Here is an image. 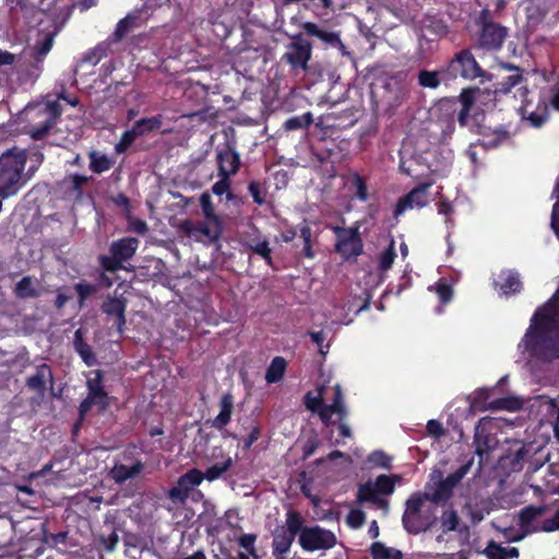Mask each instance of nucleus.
Wrapping results in <instances>:
<instances>
[{"instance_id": "1", "label": "nucleus", "mask_w": 559, "mask_h": 559, "mask_svg": "<svg viewBox=\"0 0 559 559\" xmlns=\"http://www.w3.org/2000/svg\"><path fill=\"white\" fill-rule=\"evenodd\" d=\"M520 348L537 360L559 358V288L547 304L536 310Z\"/></svg>"}, {"instance_id": "2", "label": "nucleus", "mask_w": 559, "mask_h": 559, "mask_svg": "<svg viewBox=\"0 0 559 559\" xmlns=\"http://www.w3.org/2000/svg\"><path fill=\"white\" fill-rule=\"evenodd\" d=\"M305 405L309 411L317 413L325 426L338 424L343 437L352 436L350 427L344 421L347 409L338 383L333 386L323 384L316 392H309L305 396Z\"/></svg>"}, {"instance_id": "3", "label": "nucleus", "mask_w": 559, "mask_h": 559, "mask_svg": "<svg viewBox=\"0 0 559 559\" xmlns=\"http://www.w3.org/2000/svg\"><path fill=\"white\" fill-rule=\"evenodd\" d=\"M26 162L25 150H8L0 156V198L15 195L35 174L36 166L25 170Z\"/></svg>"}, {"instance_id": "4", "label": "nucleus", "mask_w": 559, "mask_h": 559, "mask_svg": "<svg viewBox=\"0 0 559 559\" xmlns=\"http://www.w3.org/2000/svg\"><path fill=\"white\" fill-rule=\"evenodd\" d=\"M515 109L522 121L534 128H540L549 119V109L542 92L521 87L515 94Z\"/></svg>"}, {"instance_id": "5", "label": "nucleus", "mask_w": 559, "mask_h": 559, "mask_svg": "<svg viewBox=\"0 0 559 559\" xmlns=\"http://www.w3.org/2000/svg\"><path fill=\"white\" fill-rule=\"evenodd\" d=\"M60 115L59 105L56 103H44L29 106L25 109L28 120V133L33 139H41Z\"/></svg>"}, {"instance_id": "6", "label": "nucleus", "mask_w": 559, "mask_h": 559, "mask_svg": "<svg viewBox=\"0 0 559 559\" xmlns=\"http://www.w3.org/2000/svg\"><path fill=\"white\" fill-rule=\"evenodd\" d=\"M139 247L136 238L128 237L112 242L110 247L111 257H102L100 263L108 272H115L121 267L123 261L133 257Z\"/></svg>"}, {"instance_id": "7", "label": "nucleus", "mask_w": 559, "mask_h": 559, "mask_svg": "<svg viewBox=\"0 0 559 559\" xmlns=\"http://www.w3.org/2000/svg\"><path fill=\"white\" fill-rule=\"evenodd\" d=\"M299 544L308 551L329 549L336 544V536L319 526L304 527L299 534Z\"/></svg>"}, {"instance_id": "8", "label": "nucleus", "mask_w": 559, "mask_h": 559, "mask_svg": "<svg viewBox=\"0 0 559 559\" xmlns=\"http://www.w3.org/2000/svg\"><path fill=\"white\" fill-rule=\"evenodd\" d=\"M180 230L197 241L214 242L218 240L223 233V222L205 219L202 223L193 224L191 221H183L180 224Z\"/></svg>"}, {"instance_id": "9", "label": "nucleus", "mask_w": 559, "mask_h": 559, "mask_svg": "<svg viewBox=\"0 0 559 559\" xmlns=\"http://www.w3.org/2000/svg\"><path fill=\"white\" fill-rule=\"evenodd\" d=\"M472 466V461H468L466 464L462 465L456 472L449 475L445 479H441V473L435 472L431 475V479L438 480L437 488L433 492L430 493V501L432 503H438L442 500L448 499L453 488L462 480V478L468 473Z\"/></svg>"}, {"instance_id": "10", "label": "nucleus", "mask_w": 559, "mask_h": 559, "mask_svg": "<svg viewBox=\"0 0 559 559\" xmlns=\"http://www.w3.org/2000/svg\"><path fill=\"white\" fill-rule=\"evenodd\" d=\"M102 373L100 371H92L87 379L88 394L80 405V415L83 417L93 406L103 411L107 406V394L100 385Z\"/></svg>"}, {"instance_id": "11", "label": "nucleus", "mask_w": 559, "mask_h": 559, "mask_svg": "<svg viewBox=\"0 0 559 559\" xmlns=\"http://www.w3.org/2000/svg\"><path fill=\"white\" fill-rule=\"evenodd\" d=\"M430 501V493L426 492L423 496H413L406 503V510L403 516V523L406 530L411 533H418L426 528L427 523H419L418 520L426 511L427 501Z\"/></svg>"}, {"instance_id": "12", "label": "nucleus", "mask_w": 559, "mask_h": 559, "mask_svg": "<svg viewBox=\"0 0 559 559\" xmlns=\"http://www.w3.org/2000/svg\"><path fill=\"white\" fill-rule=\"evenodd\" d=\"M394 491V480L386 475H380L374 483L361 485L358 490L360 501H369L376 504L385 506L386 502L379 498L378 493L391 495Z\"/></svg>"}, {"instance_id": "13", "label": "nucleus", "mask_w": 559, "mask_h": 559, "mask_svg": "<svg viewBox=\"0 0 559 559\" xmlns=\"http://www.w3.org/2000/svg\"><path fill=\"white\" fill-rule=\"evenodd\" d=\"M337 243L336 251L344 258L358 255L361 252V240L358 228H336Z\"/></svg>"}, {"instance_id": "14", "label": "nucleus", "mask_w": 559, "mask_h": 559, "mask_svg": "<svg viewBox=\"0 0 559 559\" xmlns=\"http://www.w3.org/2000/svg\"><path fill=\"white\" fill-rule=\"evenodd\" d=\"M128 300L115 290L112 296H108L102 305L103 312L114 321V325L121 332L126 322L124 312Z\"/></svg>"}, {"instance_id": "15", "label": "nucleus", "mask_w": 559, "mask_h": 559, "mask_svg": "<svg viewBox=\"0 0 559 559\" xmlns=\"http://www.w3.org/2000/svg\"><path fill=\"white\" fill-rule=\"evenodd\" d=\"M204 479V474L199 469H190L182 475L177 485L169 490V498L174 501H183L188 493L195 487L199 486Z\"/></svg>"}, {"instance_id": "16", "label": "nucleus", "mask_w": 559, "mask_h": 559, "mask_svg": "<svg viewBox=\"0 0 559 559\" xmlns=\"http://www.w3.org/2000/svg\"><path fill=\"white\" fill-rule=\"evenodd\" d=\"M430 185H421L413 189L407 195L400 200L396 205L395 215L403 214L408 209L423 207L429 203L428 189Z\"/></svg>"}, {"instance_id": "17", "label": "nucleus", "mask_w": 559, "mask_h": 559, "mask_svg": "<svg viewBox=\"0 0 559 559\" xmlns=\"http://www.w3.org/2000/svg\"><path fill=\"white\" fill-rule=\"evenodd\" d=\"M454 73H460L465 79H476L481 75V70L468 51H462L450 64Z\"/></svg>"}, {"instance_id": "18", "label": "nucleus", "mask_w": 559, "mask_h": 559, "mask_svg": "<svg viewBox=\"0 0 559 559\" xmlns=\"http://www.w3.org/2000/svg\"><path fill=\"white\" fill-rule=\"evenodd\" d=\"M311 55V47L304 37H297L288 47L285 58L293 67L306 68Z\"/></svg>"}, {"instance_id": "19", "label": "nucleus", "mask_w": 559, "mask_h": 559, "mask_svg": "<svg viewBox=\"0 0 559 559\" xmlns=\"http://www.w3.org/2000/svg\"><path fill=\"white\" fill-rule=\"evenodd\" d=\"M218 176H234L240 166L238 153L229 145L217 152Z\"/></svg>"}, {"instance_id": "20", "label": "nucleus", "mask_w": 559, "mask_h": 559, "mask_svg": "<svg viewBox=\"0 0 559 559\" xmlns=\"http://www.w3.org/2000/svg\"><path fill=\"white\" fill-rule=\"evenodd\" d=\"M495 285L503 295L516 293L521 288V282L518 274L511 271L501 272L495 280Z\"/></svg>"}, {"instance_id": "21", "label": "nucleus", "mask_w": 559, "mask_h": 559, "mask_svg": "<svg viewBox=\"0 0 559 559\" xmlns=\"http://www.w3.org/2000/svg\"><path fill=\"white\" fill-rule=\"evenodd\" d=\"M144 22L143 13L140 10L130 12L119 21L114 35H126L139 28Z\"/></svg>"}, {"instance_id": "22", "label": "nucleus", "mask_w": 559, "mask_h": 559, "mask_svg": "<svg viewBox=\"0 0 559 559\" xmlns=\"http://www.w3.org/2000/svg\"><path fill=\"white\" fill-rule=\"evenodd\" d=\"M143 468L142 463L136 462L132 465H115L110 471V476L116 483H124L138 476Z\"/></svg>"}, {"instance_id": "23", "label": "nucleus", "mask_w": 559, "mask_h": 559, "mask_svg": "<svg viewBox=\"0 0 559 559\" xmlns=\"http://www.w3.org/2000/svg\"><path fill=\"white\" fill-rule=\"evenodd\" d=\"M52 382V373L48 366L41 365L34 376L27 379V385L37 392H43L47 383Z\"/></svg>"}, {"instance_id": "24", "label": "nucleus", "mask_w": 559, "mask_h": 559, "mask_svg": "<svg viewBox=\"0 0 559 559\" xmlns=\"http://www.w3.org/2000/svg\"><path fill=\"white\" fill-rule=\"evenodd\" d=\"M219 407L221 411L213 420V426L218 429L226 426L230 420L234 408L233 396L230 394H224L221 399Z\"/></svg>"}, {"instance_id": "25", "label": "nucleus", "mask_w": 559, "mask_h": 559, "mask_svg": "<svg viewBox=\"0 0 559 559\" xmlns=\"http://www.w3.org/2000/svg\"><path fill=\"white\" fill-rule=\"evenodd\" d=\"M488 559H513L519 557V549L515 547H501L500 545L490 542L485 549Z\"/></svg>"}, {"instance_id": "26", "label": "nucleus", "mask_w": 559, "mask_h": 559, "mask_svg": "<svg viewBox=\"0 0 559 559\" xmlns=\"http://www.w3.org/2000/svg\"><path fill=\"white\" fill-rule=\"evenodd\" d=\"M523 406V401L515 396H507L488 403L487 409L516 412Z\"/></svg>"}, {"instance_id": "27", "label": "nucleus", "mask_w": 559, "mask_h": 559, "mask_svg": "<svg viewBox=\"0 0 559 559\" xmlns=\"http://www.w3.org/2000/svg\"><path fill=\"white\" fill-rule=\"evenodd\" d=\"M373 559H403V555L395 548H390L381 543H374L371 547Z\"/></svg>"}, {"instance_id": "28", "label": "nucleus", "mask_w": 559, "mask_h": 559, "mask_svg": "<svg viewBox=\"0 0 559 559\" xmlns=\"http://www.w3.org/2000/svg\"><path fill=\"white\" fill-rule=\"evenodd\" d=\"M285 368H286L285 359L282 357H275L272 360V362L266 371V374H265L266 381L269 383H274V382L278 381L283 377Z\"/></svg>"}, {"instance_id": "29", "label": "nucleus", "mask_w": 559, "mask_h": 559, "mask_svg": "<svg viewBox=\"0 0 559 559\" xmlns=\"http://www.w3.org/2000/svg\"><path fill=\"white\" fill-rule=\"evenodd\" d=\"M478 23L481 27L480 35H506V28L493 23L487 12H483L478 19Z\"/></svg>"}, {"instance_id": "30", "label": "nucleus", "mask_w": 559, "mask_h": 559, "mask_svg": "<svg viewBox=\"0 0 559 559\" xmlns=\"http://www.w3.org/2000/svg\"><path fill=\"white\" fill-rule=\"evenodd\" d=\"M91 169L97 174L108 170L111 167V162L105 154L98 152L90 153Z\"/></svg>"}, {"instance_id": "31", "label": "nucleus", "mask_w": 559, "mask_h": 559, "mask_svg": "<svg viewBox=\"0 0 559 559\" xmlns=\"http://www.w3.org/2000/svg\"><path fill=\"white\" fill-rule=\"evenodd\" d=\"M507 69L514 70V73L509 75L504 81L499 83V86L497 87V92L507 94L509 93L514 86L520 84L523 80V76L519 69H515L511 66H507Z\"/></svg>"}, {"instance_id": "32", "label": "nucleus", "mask_w": 559, "mask_h": 559, "mask_svg": "<svg viewBox=\"0 0 559 559\" xmlns=\"http://www.w3.org/2000/svg\"><path fill=\"white\" fill-rule=\"evenodd\" d=\"M160 126H162V117L154 116L151 118H145V119H141V120L136 121L133 127L135 129H138L139 132L141 131V136H142L148 132L159 129Z\"/></svg>"}, {"instance_id": "33", "label": "nucleus", "mask_w": 559, "mask_h": 559, "mask_svg": "<svg viewBox=\"0 0 559 559\" xmlns=\"http://www.w3.org/2000/svg\"><path fill=\"white\" fill-rule=\"evenodd\" d=\"M200 205L205 219H211L212 222H222L221 217L216 214L211 197L207 193L201 194Z\"/></svg>"}, {"instance_id": "34", "label": "nucleus", "mask_w": 559, "mask_h": 559, "mask_svg": "<svg viewBox=\"0 0 559 559\" xmlns=\"http://www.w3.org/2000/svg\"><path fill=\"white\" fill-rule=\"evenodd\" d=\"M233 464L231 457L225 459L223 462L216 463L209 467L204 474V478L215 480L221 477Z\"/></svg>"}, {"instance_id": "35", "label": "nucleus", "mask_w": 559, "mask_h": 559, "mask_svg": "<svg viewBox=\"0 0 559 559\" xmlns=\"http://www.w3.org/2000/svg\"><path fill=\"white\" fill-rule=\"evenodd\" d=\"M312 123V115L307 112L302 116L292 117L285 121L284 128L287 131L307 128Z\"/></svg>"}, {"instance_id": "36", "label": "nucleus", "mask_w": 559, "mask_h": 559, "mask_svg": "<svg viewBox=\"0 0 559 559\" xmlns=\"http://www.w3.org/2000/svg\"><path fill=\"white\" fill-rule=\"evenodd\" d=\"M16 295L21 298H33L37 296L34 282L31 277L22 278L15 288Z\"/></svg>"}, {"instance_id": "37", "label": "nucleus", "mask_w": 559, "mask_h": 559, "mask_svg": "<svg viewBox=\"0 0 559 559\" xmlns=\"http://www.w3.org/2000/svg\"><path fill=\"white\" fill-rule=\"evenodd\" d=\"M546 512V507L530 506L521 510L520 521L522 525L530 524L533 520L542 516Z\"/></svg>"}, {"instance_id": "38", "label": "nucleus", "mask_w": 559, "mask_h": 559, "mask_svg": "<svg viewBox=\"0 0 559 559\" xmlns=\"http://www.w3.org/2000/svg\"><path fill=\"white\" fill-rule=\"evenodd\" d=\"M293 540H294V536L293 535H289L287 533H284V534H277L275 537H274V542H273V547H274V552L276 555H284L286 554L292 544H293Z\"/></svg>"}, {"instance_id": "39", "label": "nucleus", "mask_w": 559, "mask_h": 559, "mask_svg": "<svg viewBox=\"0 0 559 559\" xmlns=\"http://www.w3.org/2000/svg\"><path fill=\"white\" fill-rule=\"evenodd\" d=\"M138 136H141V131L139 132L138 129H135L134 127L123 132L120 141L115 146L116 152H124Z\"/></svg>"}, {"instance_id": "40", "label": "nucleus", "mask_w": 559, "mask_h": 559, "mask_svg": "<svg viewBox=\"0 0 559 559\" xmlns=\"http://www.w3.org/2000/svg\"><path fill=\"white\" fill-rule=\"evenodd\" d=\"M543 97L546 98V104L559 111V83L542 91Z\"/></svg>"}, {"instance_id": "41", "label": "nucleus", "mask_w": 559, "mask_h": 559, "mask_svg": "<svg viewBox=\"0 0 559 559\" xmlns=\"http://www.w3.org/2000/svg\"><path fill=\"white\" fill-rule=\"evenodd\" d=\"M441 525L444 531H454L459 525V516L453 510H445L441 516Z\"/></svg>"}, {"instance_id": "42", "label": "nucleus", "mask_w": 559, "mask_h": 559, "mask_svg": "<svg viewBox=\"0 0 559 559\" xmlns=\"http://www.w3.org/2000/svg\"><path fill=\"white\" fill-rule=\"evenodd\" d=\"M418 80L423 87L437 88L440 84L437 72L421 71Z\"/></svg>"}, {"instance_id": "43", "label": "nucleus", "mask_w": 559, "mask_h": 559, "mask_svg": "<svg viewBox=\"0 0 559 559\" xmlns=\"http://www.w3.org/2000/svg\"><path fill=\"white\" fill-rule=\"evenodd\" d=\"M392 459L382 451H374L368 456V462L374 466L389 468Z\"/></svg>"}, {"instance_id": "44", "label": "nucleus", "mask_w": 559, "mask_h": 559, "mask_svg": "<svg viewBox=\"0 0 559 559\" xmlns=\"http://www.w3.org/2000/svg\"><path fill=\"white\" fill-rule=\"evenodd\" d=\"M52 47V37H45L40 43L33 46L32 52L38 58L41 59L45 57Z\"/></svg>"}, {"instance_id": "45", "label": "nucleus", "mask_w": 559, "mask_h": 559, "mask_svg": "<svg viewBox=\"0 0 559 559\" xmlns=\"http://www.w3.org/2000/svg\"><path fill=\"white\" fill-rule=\"evenodd\" d=\"M286 525H287V530H288V534L289 535H293L295 537V535L299 532H301V519L300 516L295 513V512H289L287 514V520H286Z\"/></svg>"}, {"instance_id": "46", "label": "nucleus", "mask_w": 559, "mask_h": 559, "mask_svg": "<svg viewBox=\"0 0 559 559\" xmlns=\"http://www.w3.org/2000/svg\"><path fill=\"white\" fill-rule=\"evenodd\" d=\"M250 248L265 259L269 264L271 263V249L269 248V243L265 240L252 241L250 243Z\"/></svg>"}, {"instance_id": "47", "label": "nucleus", "mask_w": 559, "mask_h": 559, "mask_svg": "<svg viewBox=\"0 0 559 559\" xmlns=\"http://www.w3.org/2000/svg\"><path fill=\"white\" fill-rule=\"evenodd\" d=\"M255 536L251 534H245L239 538V545L249 552L253 559H258V555L254 548Z\"/></svg>"}, {"instance_id": "48", "label": "nucleus", "mask_w": 559, "mask_h": 559, "mask_svg": "<svg viewBox=\"0 0 559 559\" xmlns=\"http://www.w3.org/2000/svg\"><path fill=\"white\" fill-rule=\"evenodd\" d=\"M395 258V252L393 248V242H391L390 247L383 251L380 255V267L383 271H386L391 267Z\"/></svg>"}, {"instance_id": "49", "label": "nucleus", "mask_w": 559, "mask_h": 559, "mask_svg": "<svg viewBox=\"0 0 559 559\" xmlns=\"http://www.w3.org/2000/svg\"><path fill=\"white\" fill-rule=\"evenodd\" d=\"M347 524L353 528L360 527L365 522V514L360 510H352L347 515Z\"/></svg>"}, {"instance_id": "50", "label": "nucleus", "mask_w": 559, "mask_h": 559, "mask_svg": "<svg viewBox=\"0 0 559 559\" xmlns=\"http://www.w3.org/2000/svg\"><path fill=\"white\" fill-rule=\"evenodd\" d=\"M488 389H480L474 393V401L472 403L473 407L476 408H487L488 404H486V400L489 396Z\"/></svg>"}, {"instance_id": "51", "label": "nucleus", "mask_w": 559, "mask_h": 559, "mask_svg": "<svg viewBox=\"0 0 559 559\" xmlns=\"http://www.w3.org/2000/svg\"><path fill=\"white\" fill-rule=\"evenodd\" d=\"M436 293H437L440 301L443 304L449 302L453 295L451 286L443 282L437 284Z\"/></svg>"}, {"instance_id": "52", "label": "nucleus", "mask_w": 559, "mask_h": 559, "mask_svg": "<svg viewBox=\"0 0 559 559\" xmlns=\"http://www.w3.org/2000/svg\"><path fill=\"white\" fill-rule=\"evenodd\" d=\"M478 93H479L478 90L464 91L460 95V102H461L462 108H468V110H471V107H472L474 100L476 99V96Z\"/></svg>"}, {"instance_id": "53", "label": "nucleus", "mask_w": 559, "mask_h": 559, "mask_svg": "<svg viewBox=\"0 0 559 559\" xmlns=\"http://www.w3.org/2000/svg\"><path fill=\"white\" fill-rule=\"evenodd\" d=\"M124 545L127 547L126 549V554L131 557V558H135V555L134 552L136 551H142V549L144 548L143 546H141L136 538L134 536H128L124 540Z\"/></svg>"}, {"instance_id": "54", "label": "nucleus", "mask_w": 559, "mask_h": 559, "mask_svg": "<svg viewBox=\"0 0 559 559\" xmlns=\"http://www.w3.org/2000/svg\"><path fill=\"white\" fill-rule=\"evenodd\" d=\"M539 530L547 533L559 530V510L555 513V515L551 519L544 521L540 524Z\"/></svg>"}, {"instance_id": "55", "label": "nucleus", "mask_w": 559, "mask_h": 559, "mask_svg": "<svg viewBox=\"0 0 559 559\" xmlns=\"http://www.w3.org/2000/svg\"><path fill=\"white\" fill-rule=\"evenodd\" d=\"M475 444H476V453L479 456H483L489 449L487 436H484L478 432L475 436Z\"/></svg>"}, {"instance_id": "56", "label": "nucleus", "mask_w": 559, "mask_h": 559, "mask_svg": "<svg viewBox=\"0 0 559 559\" xmlns=\"http://www.w3.org/2000/svg\"><path fill=\"white\" fill-rule=\"evenodd\" d=\"M221 179L215 182L212 187V191L213 193L217 194V195H222L226 192H228L229 190V178L230 177H224V176H219Z\"/></svg>"}, {"instance_id": "57", "label": "nucleus", "mask_w": 559, "mask_h": 559, "mask_svg": "<svg viewBox=\"0 0 559 559\" xmlns=\"http://www.w3.org/2000/svg\"><path fill=\"white\" fill-rule=\"evenodd\" d=\"M75 290L78 292L81 301L85 300L90 295L94 294L96 292V288L90 284H76Z\"/></svg>"}, {"instance_id": "58", "label": "nucleus", "mask_w": 559, "mask_h": 559, "mask_svg": "<svg viewBox=\"0 0 559 559\" xmlns=\"http://www.w3.org/2000/svg\"><path fill=\"white\" fill-rule=\"evenodd\" d=\"M355 187V193L360 200L367 199V188L364 180L360 177H356L353 182Z\"/></svg>"}, {"instance_id": "59", "label": "nucleus", "mask_w": 559, "mask_h": 559, "mask_svg": "<svg viewBox=\"0 0 559 559\" xmlns=\"http://www.w3.org/2000/svg\"><path fill=\"white\" fill-rule=\"evenodd\" d=\"M427 431L429 432V435L435 436V437H440V436L444 435L442 425L437 420L428 421Z\"/></svg>"}, {"instance_id": "60", "label": "nucleus", "mask_w": 559, "mask_h": 559, "mask_svg": "<svg viewBox=\"0 0 559 559\" xmlns=\"http://www.w3.org/2000/svg\"><path fill=\"white\" fill-rule=\"evenodd\" d=\"M310 337H311L312 342H314L319 346L320 353L322 355H325V350L323 349V345H322L325 340L324 333L321 331L320 332H311Z\"/></svg>"}, {"instance_id": "61", "label": "nucleus", "mask_w": 559, "mask_h": 559, "mask_svg": "<svg viewBox=\"0 0 559 559\" xmlns=\"http://www.w3.org/2000/svg\"><path fill=\"white\" fill-rule=\"evenodd\" d=\"M78 350L87 365H92L94 362V357L92 356L90 349L86 346L79 345Z\"/></svg>"}, {"instance_id": "62", "label": "nucleus", "mask_w": 559, "mask_h": 559, "mask_svg": "<svg viewBox=\"0 0 559 559\" xmlns=\"http://www.w3.org/2000/svg\"><path fill=\"white\" fill-rule=\"evenodd\" d=\"M451 163V153L448 152L447 153V156H443V164L442 165H436L431 170L433 173H444L448 168V166L450 165Z\"/></svg>"}, {"instance_id": "63", "label": "nucleus", "mask_w": 559, "mask_h": 559, "mask_svg": "<svg viewBox=\"0 0 559 559\" xmlns=\"http://www.w3.org/2000/svg\"><path fill=\"white\" fill-rule=\"evenodd\" d=\"M118 535L116 533L110 534L108 540L104 542L105 548L108 551H112L116 548V545L118 544Z\"/></svg>"}, {"instance_id": "64", "label": "nucleus", "mask_w": 559, "mask_h": 559, "mask_svg": "<svg viewBox=\"0 0 559 559\" xmlns=\"http://www.w3.org/2000/svg\"><path fill=\"white\" fill-rule=\"evenodd\" d=\"M442 559H468L466 551H459L456 554H443L441 555Z\"/></svg>"}]
</instances>
